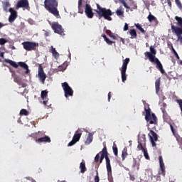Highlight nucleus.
<instances>
[{"mask_svg":"<svg viewBox=\"0 0 182 182\" xmlns=\"http://www.w3.org/2000/svg\"><path fill=\"white\" fill-rule=\"evenodd\" d=\"M58 0H45L44 7L46 11H48L50 14H52L55 18H60L59 11L58 10Z\"/></svg>","mask_w":182,"mask_h":182,"instance_id":"1","label":"nucleus"},{"mask_svg":"<svg viewBox=\"0 0 182 182\" xmlns=\"http://www.w3.org/2000/svg\"><path fill=\"white\" fill-rule=\"evenodd\" d=\"M97 9L95 10V12L97 14V16L99 19L101 18H104V19H106V21H112V15H113V12H112V10L110 9H107L106 8H103L100 6V5L97 4Z\"/></svg>","mask_w":182,"mask_h":182,"instance_id":"2","label":"nucleus"},{"mask_svg":"<svg viewBox=\"0 0 182 182\" xmlns=\"http://www.w3.org/2000/svg\"><path fill=\"white\" fill-rule=\"evenodd\" d=\"M144 110L146 112L145 120L147 122V123H149V124H157V117L156 116V114H151V109H150V107L148 106L147 108L145 106Z\"/></svg>","mask_w":182,"mask_h":182,"instance_id":"3","label":"nucleus"},{"mask_svg":"<svg viewBox=\"0 0 182 182\" xmlns=\"http://www.w3.org/2000/svg\"><path fill=\"white\" fill-rule=\"evenodd\" d=\"M145 56H146V58H148V59H149V60L152 63H155L156 65V69H159V71L161 72V73H162V75H164V73H166V71H164V69L163 68V64H161V62H160L159 58L153 56L150 53V52H146Z\"/></svg>","mask_w":182,"mask_h":182,"instance_id":"4","label":"nucleus"},{"mask_svg":"<svg viewBox=\"0 0 182 182\" xmlns=\"http://www.w3.org/2000/svg\"><path fill=\"white\" fill-rule=\"evenodd\" d=\"M4 62H6V63H9V65H11V66H12L13 68H15L16 69L18 68V66H20L21 68H22L23 69H24L26 70V72H25L26 75H28V73H29V72H31V70H29V67L27 65L26 63H25L23 62H18L17 64L16 62L13 61L9 59H5Z\"/></svg>","mask_w":182,"mask_h":182,"instance_id":"5","label":"nucleus"},{"mask_svg":"<svg viewBox=\"0 0 182 182\" xmlns=\"http://www.w3.org/2000/svg\"><path fill=\"white\" fill-rule=\"evenodd\" d=\"M129 62H130V58H127L123 60V64L121 68V76L122 81L123 83L127 80V75H126V71L127 70V65H129Z\"/></svg>","mask_w":182,"mask_h":182,"instance_id":"6","label":"nucleus"},{"mask_svg":"<svg viewBox=\"0 0 182 182\" xmlns=\"http://www.w3.org/2000/svg\"><path fill=\"white\" fill-rule=\"evenodd\" d=\"M22 45L23 49L28 52H31V50H36L39 46V43L32 41H24L22 43Z\"/></svg>","mask_w":182,"mask_h":182,"instance_id":"7","label":"nucleus"},{"mask_svg":"<svg viewBox=\"0 0 182 182\" xmlns=\"http://www.w3.org/2000/svg\"><path fill=\"white\" fill-rule=\"evenodd\" d=\"M62 87L64 90L65 97H69V96H73V90H72V87L69 86V84L66 82H63Z\"/></svg>","mask_w":182,"mask_h":182,"instance_id":"8","label":"nucleus"},{"mask_svg":"<svg viewBox=\"0 0 182 182\" xmlns=\"http://www.w3.org/2000/svg\"><path fill=\"white\" fill-rule=\"evenodd\" d=\"M16 8L17 9H19L20 8H23V9H26L27 11H31V6H29V1L18 0L16 5Z\"/></svg>","mask_w":182,"mask_h":182,"instance_id":"9","label":"nucleus"},{"mask_svg":"<svg viewBox=\"0 0 182 182\" xmlns=\"http://www.w3.org/2000/svg\"><path fill=\"white\" fill-rule=\"evenodd\" d=\"M81 137H82V132H79V130H77L74 134L72 141L68 143V146L70 147L72 146H75V144H77V141H79V140H80Z\"/></svg>","mask_w":182,"mask_h":182,"instance_id":"10","label":"nucleus"},{"mask_svg":"<svg viewBox=\"0 0 182 182\" xmlns=\"http://www.w3.org/2000/svg\"><path fill=\"white\" fill-rule=\"evenodd\" d=\"M51 28L54 31L55 33H58V35H63L64 30L58 22H53Z\"/></svg>","mask_w":182,"mask_h":182,"instance_id":"11","label":"nucleus"},{"mask_svg":"<svg viewBox=\"0 0 182 182\" xmlns=\"http://www.w3.org/2000/svg\"><path fill=\"white\" fill-rule=\"evenodd\" d=\"M149 139L151 140V143L152 144V147H156V141L159 140V136H157V134L155 133L154 131L152 129L150 130V134H149Z\"/></svg>","mask_w":182,"mask_h":182,"instance_id":"12","label":"nucleus"},{"mask_svg":"<svg viewBox=\"0 0 182 182\" xmlns=\"http://www.w3.org/2000/svg\"><path fill=\"white\" fill-rule=\"evenodd\" d=\"M38 76L43 85L45 84V80H46L47 76L46 74H45V72L43 71V68L41 65H40L38 68Z\"/></svg>","mask_w":182,"mask_h":182,"instance_id":"13","label":"nucleus"},{"mask_svg":"<svg viewBox=\"0 0 182 182\" xmlns=\"http://www.w3.org/2000/svg\"><path fill=\"white\" fill-rule=\"evenodd\" d=\"M9 12L11 13V15L9 17V22H10V23H12L15 22V19L18 18V12H16V11L14 10V9L12 8H10L9 9Z\"/></svg>","mask_w":182,"mask_h":182,"instance_id":"14","label":"nucleus"},{"mask_svg":"<svg viewBox=\"0 0 182 182\" xmlns=\"http://www.w3.org/2000/svg\"><path fill=\"white\" fill-rule=\"evenodd\" d=\"M85 14L87 15V18H93L95 14L93 13V9H92V6H90V4L85 5Z\"/></svg>","mask_w":182,"mask_h":182,"instance_id":"15","label":"nucleus"},{"mask_svg":"<svg viewBox=\"0 0 182 182\" xmlns=\"http://www.w3.org/2000/svg\"><path fill=\"white\" fill-rule=\"evenodd\" d=\"M159 166H160V170L161 173L160 174H162L164 176H166V166H164V162L163 161V156H159Z\"/></svg>","mask_w":182,"mask_h":182,"instance_id":"16","label":"nucleus"},{"mask_svg":"<svg viewBox=\"0 0 182 182\" xmlns=\"http://www.w3.org/2000/svg\"><path fill=\"white\" fill-rule=\"evenodd\" d=\"M100 153H101V156L100 158V164H101V163H103L104 159H106V157H107V154H109L106 145L104 146V148Z\"/></svg>","mask_w":182,"mask_h":182,"instance_id":"17","label":"nucleus"},{"mask_svg":"<svg viewBox=\"0 0 182 182\" xmlns=\"http://www.w3.org/2000/svg\"><path fill=\"white\" fill-rule=\"evenodd\" d=\"M171 31L173 33H176V36H181L182 35V27L171 25Z\"/></svg>","mask_w":182,"mask_h":182,"instance_id":"18","label":"nucleus"},{"mask_svg":"<svg viewBox=\"0 0 182 182\" xmlns=\"http://www.w3.org/2000/svg\"><path fill=\"white\" fill-rule=\"evenodd\" d=\"M50 137L46 135L38 139H36V143H50Z\"/></svg>","mask_w":182,"mask_h":182,"instance_id":"19","label":"nucleus"},{"mask_svg":"<svg viewBox=\"0 0 182 182\" xmlns=\"http://www.w3.org/2000/svg\"><path fill=\"white\" fill-rule=\"evenodd\" d=\"M105 161L107 174L108 176H110V174H112V165L110 164V159L109 158V154L107 155L105 158Z\"/></svg>","mask_w":182,"mask_h":182,"instance_id":"20","label":"nucleus"},{"mask_svg":"<svg viewBox=\"0 0 182 182\" xmlns=\"http://www.w3.org/2000/svg\"><path fill=\"white\" fill-rule=\"evenodd\" d=\"M161 112L163 113V119L164 121H165L166 123H170V117L168 116V114L167 113V111L164 108H161Z\"/></svg>","mask_w":182,"mask_h":182,"instance_id":"21","label":"nucleus"},{"mask_svg":"<svg viewBox=\"0 0 182 182\" xmlns=\"http://www.w3.org/2000/svg\"><path fill=\"white\" fill-rule=\"evenodd\" d=\"M138 143H139L137 146L138 150H141L142 151H144V150L146 149V148L143 146V144H146V137H142V141L139 140Z\"/></svg>","mask_w":182,"mask_h":182,"instance_id":"22","label":"nucleus"},{"mask_svg":"<svg viewBox=\"0 0 182 182\" xmlns=\"http://www.w3.org/2000/svg\"><path fill=\"white\" fill-rule=\"evenodd\" d=\"M92 141H93V134L92 133H89L86 140L85 141V144L88 146V144H90Z\"/></svg>","mask_w":182,"mask_h":182,"instance_id":"23","label":"nucleus"},{"mask_svg":"<svg viewBox=\"0 0 182 182\" xmlns=\"http://www.w3.org/2000/svg\"><path fill=\"white\" fill-rule=\"evenodd\" d=\"M80 173H82V174L85 173V171H87V168H86V163H85V161H82V162L80 164Z\"/></svg>","mask_w":182,"mask_h":182,"instance_id":"24","label":"nucleus"},{"mask_svg":"<svg viewBox=\"0 0 182 182\" xmlns=\"http://www.w3.org/2000/svg\"><path fill=\"white\" fill-rule=\"evenodd\" d=\"M130 39H136L137 38V32L135 29H131L129 31Z\"/></svg>","mask_w":182,"mask_h":182,"instance_id":"25","label":"nucleus"},{"mask_svg":"<svg viewBox=\"0 0 182 182\" xmlns=\"http://www.w3.org/2000/svg\"><path fill=\"white\" fill-rule=\"evenodd\" d=\"M116 14L117 16H122V18L124 17V11H123V7L119 6V9L116 11Z\"/></svg>","mask_w":182,"mask_h":182,"instance_id":"26","label":"nucleus"},{"mask_svg":"<svg viewBox=\"0 0 182 182\" xmlns=\"http://www.w3.org/2000/svg\"><path fill=\"white\" fill-rule=\"evenodd\" d=\"M155 88H156V93L159 95V92H160V77L158 78L155 82Z\"/></svg>","mask_w":182,"mask_h":182,"instance_id":"27","label":"nucleus"},{"mask_svg":"<svg viewBox=\"0 0 182 182\" xmlns=\"http://www.w3.org/2000/svg\"><path fill=\"white\" fill-rule=\"evenodd\" d=\"M127 156H129V154L127 153V149L124 148L122 153V161H124V160H126V157H127Z\"/></svg>","mask_w":182,"mask_h":182,"instance_id":"28","label":"nucleus"},{"mask_svg":"<svg viewBox=\"0 0 182 182\" xmlns=\"http://www.w3.org/2000/svg\"><path fill=\"white\" fill-rule=\"evenodd\" d=\"M51 53L53 55V56L54 58H59V53H58V51H56V49H55V48H53V46H51Z\"/></svg>","mask_w":182,"mask_h":182,"instance_id":"29","label":"nucleus"},{"mask_svg":"<svg viewBox=\"0 0 182 182\" xmlns=\"http://www.w3.org/2000/svg\"><path fill=\"white\" fill-rule=\"evenodd\" d=\"M9 6H11V4H9L8 1H6L3 4V9L4 12H8V8H9Z\"/></svg>","mask_w":182,"mask_h":182,"instance_id":"30","label":"nucleus"},{"mask_svg":"<svg viewBox=\"0 0 182 182\" xmlns=\"http://www.w3.org/2000/svg\"><path fill=\"white\" fill-rule=\"evenodd\" d=\"M112 150L114 156H117L119 154V149H117V145H116L115 143H114L113 144Z\"/></svg>","mask_w":182,"mask_h":182,"instance_id":"31","label":"nucleus"},{"mask_svg":"<svg viewBox=\"0 0 182 182\" xmlns=\"http://www.w3.org/2000/svg\"><path fill=\"white\" fill-rule=\"evenodd\" d=\"M14 80L15 83H18L19 85V86H21V83H22V80H21L19 76L14 75Z\"/></svg>","mask_w":182,"mask_h":182,"instance_id":"32","label":"nucleus"},{"mask_svg":"<svg viewBox=\"0 0 182 182\" xmlns=\"http://www.w3.org/2000/svg\"><path fill=\"white\" fill-rule=\"evenodd\" d=\"M150 54L154 56V58H156V54L157 53V51L156 50V49H154V47L151 46L150 47Z\"/></svg>","mask_w":182,"mask_h":182,"instance_id":"33","label":"nucleus"},{"mask_svg":"<svg viewBox=\"0 0 182 182\" xmlns=\"http://www.w3.org/2000/svg\"><path fill=\"white\" fill-rule=\"evenodd\" d=\"M20 114L21 116H29V112H28V110H26V109H22L20 111Z\"/></svg>","mask_w":182,"mask_h":182,"instance_id":"34","label":"nucleus"},{"mask_svg":"<svg viewBox=\"0 0 182 182\" xmlns=\"http://www.w3.org/2000/svg\"><path fill=\"white\" fill-rule=\"evenodd\" d=\"M135 26L137 29H139V31H140V32H141V33H146V31H144V28L141 27V25L137 23L135 24Z\"/></svg>","mask_w":182,"mask_h":182,"instance_id":"35","label":"nucleus"},{"mask_svg":"<svg viewBox=\"0 0 182 182\" xmlns=\"http://www.w3.org/2000/svg\"><path fill=\"white\" fill-rule=\"evenodd\" d=\"M48 97V91L43 90L41 92V99L45 100Z\"/></svg>","mask_w":182,"mask_h":182,"instance_id":"36","label":"nucleus"},{"mask_svg":"<svg viewBox=\"0 0 182 182\" xmlns=\"http://www.w3.org/2000/svg\"><path fill=\"white\" fill-rule=\"evenodd\" d=\"M156 16H153L151 13L147 16L149 22H153L155 20Z\"/></svg>","mask_w":182,"mask_h":182,"instance_id":"37","label":"nucleus"},{"mask_svg":"<svg viewBox=\"0 0 182 182\" xmlns=\"http://www.w3.org/2000/svg\"><path fill=\"white\" fill-rule=\"evenodd\" d=\"M175 19H176V21H177L178 25L180 27H182V18L181 17H178V16H176Z\"/></svg>","mask_w":182,"mask_h":182,"instance_id":"38","label":"nucleus"},{"mask_svg":"<svg viewBox=\"0 0 182 182\" xmlns=\"http://www.w3.org/2000/svg\"><path fill=\"white\" fill-rule=\"evenodd\" d=\"M144 156L146 160H150V156H149V153L147 152V149H144L143 151Z\"/></svg>","mask_w":182,"mask_h":182,"instance_id":"39","label":"nucleus"},{"mask_svg":"<svg viewBox=\"0 0 182 182\" xmlns=\"http://www.w3.org/2000/svg\"><path fill=\"white\" fill-rule=\"evenodd\" d=\"M107 35H109V38H112V39H117L116 36H114V34H113V33H112V31H107Z\"/></svg>","mask_w":182,"mask_h":182,"instance_id":"40","label":"nucleus"},{"mask_svg":"<svg viewBox=\"0 0 182 182\" xmlns=\"http://www.w3.org/2000/svg\"><path fill=\"white\" fill-rule=\"evenodd\" d=\"M21 182H37V181L33 180V178H26Z\"/></svg>","mask_w":182,"mask_h":182,"instance_id":"41","label":"nucleus"},{"mask_svg":"<svg viewBox=\"0 0 182 182\" xmlns=\"http://www.w3.org/2000/svg\"><path fill=\"white\" fill-rule=\"evenodd\" d=\"M175 3L176 6H178V9H182V4L180 0H175Z\"/></svg>","mask_w":182,"mask_h":182,"instance_id":"42","label":"nucleus"},{"mask_svg":"<svg viewBox=\"0 0 182 182\" xmlns=\"http://www.w3.org/2000/svg\"><path fill=\"white\" fill-rule=\"evenodd\" d=\"M96 176H95L94 181L95 182H100V178H99V172L96 171Z\"/></svg>","mask_w":182,"mask_h":182,"instance_id":"43","label":"nucleus"},{"mask_svg":"<svg viewBox=\"0 0 182 182\" xmlns=\"http://www.w3.org/2000/svg\"><path fill=\"white\" fill-rule=\"evenodd\" d=\"M105 41L107 42V45H113V43H114V42L110 41L107 37L105 38Z\"/></svg>","mask_w":182,"mask_h":182,"instance_id":"44","label":"nucleus"},{"mask_svg":"<svg viewBox=\"0 0 182 182\" xmlns=\"http://www.w3.org/2000/svg\"><path fill=\"white\" fill-rule=\"evenodd\" d=\"M100 159V154H97L95 156V157L94 161H95V163H98Z\"/></svg>","mask_w":182,"mask_h":182,"instance_id":"45","label":"nucleus"},{"mask_svg":"<svg viewBox=\"0 0 182 182\" xmlns=\"http://www.w3.org/2000/svg\"><path fill=\"white\" fill-rule=\"evenodd\" d=\"M8 41L5 38H0V45H5Z\"/></svg>","mask_w":182,"mask_h":182,"instance_id":"46","label":"nucleus"},{"mask_svg":"<svg viewBox=\"0 0 182 182\" xmlns=\"http://www.w3.org/2000/svg\"><path fill=\"white\" fill-rule=\"evenodd\" d=\"M121 2L122 5H124V8H126L127 9H130V7L127 6V4L126 3V1H124V0H122Z\"/></svg>","mask_w":182,"mask_h":182,"instance_id":"47","label":"nucleus"},{"mask_svg":"<svg viewBox=\"0 0 182 182\" xmlns=\"http://www.w3.org/2000/svg\"><path fill=\"white\" fill-rule=\"evenodd\" d=\"M154 26H157L159 25V20H157V18H155V20L152 21Z\"/></svg>","mask_w":182,"mask_h":182,"instance_id":"48","label":"nucleus"},{"mask_svg":"<svg viewBox=\"0 0 182 182\" xmlns=\"http://www.w3.org/2000/svg\"><path fill=\"white\" fill-rule=\"evenodd\" d=\"M167 46H168V48L169 49H171V48L173 47V43H171V41H168V42H167Z\"/></svg>","mask_w":182,"mask_h":182,"instance_id":"49","label":"nucleus"},{"mask_svg":"<svg viewBox=\"0 0 182 182\" xmlns=\"http://www.w3.org/2000/svg\"><path fill=\"white\" fill-rule=\"evenodd\" d=\"M124 31H129V24L127 23H125L124 26Z\"/></svg>","mask_w":182,"mask_h":182,"instance_id":"50","label":"nucleus"},{"mask_svg":"<svg viewBox=\"0 0 182 182\" xmlns=\"http://www.w3.org/2000/svg\"><path fill=\"white\" fill-rule=\"evenodd\" d=\"M173 55H175L176 59H178V60H180V56L178 55V53H177V51H174Z\"/></svg>","mask_w":182,"mask_h":182,"instance_id":"51","label":"nucleus"},{"mask_svg":"<svg viewBox=\"0 0 182 182\" xmlns=\"http://www.w3.org/2000/svg\"><path fill=\"white\" fill-rule=\"evenodd\" d=\"M170 128H171V130L173 133V134H175V131H174V127H173V124H170Z\"/></svg>","mask_w":182,"mask_h":182,"instance_id":"52","label":"nucleus"},{"mask_svg":"<svg viewBox=\"0 0 182 182\" xmlns=\"http://www.w3.org/2000/svg\"><path fill=\"white\" fill-rule=\"evenodd\" d=\"M178 41H179L180 43L182 45V36H178Z\"/></svg>","mask_w":182,"mask_h":182,"instance_id":"53","label":"nucleus"},{"mask_svg":"<svg viewBox=\"0 0 182 182\" xmlns=\"http://www.w3.org/2000/svg\"><path fill=\"white\" fill-rule=\"evenodd\" d=\"M82 2H83V0H78V8H80V6H82Z\"/></svg>","mask_w":182,"mask_h":182,"instance_id":"54","label":"nucleus"},{"mask_svg":"<svg viewBox=\"0 0 182 182\" xmlns=\"http://www.w3.org/2000/svg\"><path fill=\"white\" fill-rule=\"evenodd\" d=\"M110 99H112V92H109L108 93V102H110Z\"/></svg>","mask_w":182,"mask_h":182,"instance_id":"55","label":"nucleus"},{"mask_svg":"<svg viewBox=\"0 0 182 182\" xmlns=\"http://www.w3.org/2000/svg\"><path fill=\"white\" fill-rule=\"evenodd\" d=\"M4 55H5V53L0 52V57L2 58L3 59H4V58H5Z\"/></svg>","mask_w":182,"mask_h":182,"instance_id":"56","label":"nucleus"},{"mask_svg":"<svg viewBox=\"0 0 182 182\" xmlns=\"http://www.w3.org/2000/svg\"><path fill=\"white\" fill-rule=\"evenodd\" d=\"M44 106H47L48 105V100H44V101L43 102Z\"/></svg>","mask_w":182,"mask_h":182,"instance_id":"57","label":"nucleus"},{"mask_svg":"<svg viewBox=\"0 0 182 182\" xmlns=\"http://www.w3.org/2000/svg\"><path fill=\"white\" fill-rule=\"evenodd\" d=\"M162 106H163V107H162V109H166V107H167V104H166V103H163L162 104Z\"/></svg>","mask_w":182,"mask_h":182,"instance_id":"58","label":"nucleus"},{"mask_svg":"<svg viewBox=\"0 0 182 182\" xmlns=\"http://www.w3.org/2000/svg\"><path fill=\"white\" fill-rule=\"evenodd\" d=\"M135 179L134 176H130V180H132V181H134Z\"/></svg>","mask_w":182,"mask_h":182,"instance_id":"59","label":"nucleus"},{"mask_svg":"<svg viewBox=\"0 0 182 182\" xmlns=\"http://www.w3.org/2000/svg\"><path fill=\"white\" fill-rule=\"evenodd\" d=\"M102 36L104 38V41H105L106 38H107V36H106V34H102Z\"/></svg>","mask_w":182,"mask_h":182,"instance_id":"60","label":"nucleus"},{"mask_svg":"<svg viewBox=\"0 0 182 182\" xmlns=\"http://www.w3.org/2000/svg\"><path fill=\"white\" fill-rule=\"evenodd\" d=\"M171 52H173V53H174V52H176V50L174 49V47H171Z\"/></svg>","mask_w":182,"mask_h":182,"instance_id":"61","label":"nucleus"},{"mask_svg":"<svg viewBox=\"0 0 182 182\" xmlns=\"http://www.w3.org/2000/svg\"><path fill=\"white\" fill-rule=\"evenodd\" d=\"M168 6H171V1L170 0H168Z\"/></svg>","mask_w":182,"mask_h":182,"instance_id":"62","label":"nucleus"},{"mask_svg":"<svg viewBox=\"0 0 182 182\" xmlns=\"http://www.w3.org/2000/svg\"><path fill=\"white\" fill-rule=\"evenodd\" d=\"M120 41H122V43H124V38H119Z\"/></svg>","mask_w":182,"mask_h":182,"instance_id":"63","label":"nucleus"},{"mask_svg":"<svg viewBox=\"0 0 182 182\" xmlns=\"http://www.w3.org/2000/svg\"><path fill=\"white\" fill-rule=\"evenodd\" d=\"M132 9H137V6L134 5V7H132Z\"/></svg>","mask_w":182,"mask_h":182,"instance_id":"64","label":"nucleus"}]
</instances>
